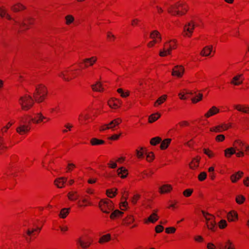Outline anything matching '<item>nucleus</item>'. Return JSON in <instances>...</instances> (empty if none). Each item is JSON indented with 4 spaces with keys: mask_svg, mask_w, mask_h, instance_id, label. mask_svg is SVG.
Returning <instances> with one entry per match:
<instances>
[{
    "mask_svg": "<svg viewBox=\"0 0 249 249\" xmlns=\"http://www.w3.org/2000/svg\"><path fill=\"white\" fill-rule=\"evenodd\" d=\"M188 10L189 7L186 2L178 1L170 5L167 8V12L174 16H181L186 14Z\"/></svg>",
    "mask_w": 249,
    "mask_h": 249,
    "instance_id": "nucleus-1",
    "label": "nucleus"
},
{
    "mask_svg": "<svg viewBox=\"0 0 249 249\" xmlns=\"http://www.w3.org/2000/svg\"><path fill=\"white\" fill-rule=\"evenodd\" d=\"M48 90L47 88L42 84L36 86L33 97L35 101L38 103H41L47 98Z\"/></svg>",
    "mask_w": 249,
    "mask_h": 249,
    "instance_id": "nucleus-2",
    "label": "nucleus"
},
{
    "mask_svg": "<svg viewBox=\"0 0 249 249\" xmlns=\"http://www.w3.org/2000/svg\"><path fill=\"white\" fill-rule=\"evenodd\" d=\"M199 25V21L196 19L190 20L184 26L182 36L184 37H191L195 28Z\"/></svg>",
    "mask_w": 249,
    "mask_h": 249,
    "instance_id": "nucleus-3",
    "label": "nucleus"
},
{
    "mask_svg": "<svg viewBox=\"0 0 249 249\" xmlns=\"http://www.w3.org/2000/svg\"><path fill=\"white\" fill-rule=\"evenodd\" d=\"M77 69L71 66L62 71L58 74V76L65 81H70L77 76Z\"/></svg>",
    "mask_w": 249,
    "mask_h": 249,
    "instance_id": "nucleus-4",
    "label": "nucleus"
},
{
    "mask_svg": "<svg viewBox=\"0 0 249 249\" xmlns=\"http://www.w3.org/2000/svg\"><path fill=\"white\" fill-rule=\"evenodd\" d=\"M93 239L88 235H82L76 240V245L82 249H87L93 244Z\"/></svg>",
    "mask_w": 249,
    "mask_h": 249,
    "instance_id": "nucleus-5",
    "label": "nucleus"
},
{
    "mask_svg": "<svg viewBox=\"0 0 249 249\" xmlns=\"http://www.w3.org/2000/svg\"><path fill=\"white\" fill-rule=\"evenodd\" d=\"M40 231L41 228H29L24 231L23 237L27 242H31L37 237Z\"/></svg>",
    "mask_w": 249,
    "mask_h": 249,
    "instance_id": "nucleus-6",
    "label": "nucleus"
},
{
    "mask_svg": "<svg viewBox=\"0 0 249 249\" xmlns=\"http://www.w3.org/2000/svg\"><path fill=\"white\" fill-rule=\"evenodd\" d=\"M201 213L205 219L208 229L212 231H215L217 227L214 216L203 210L201 211Z\"/></svg>",
    "mask_w": 249,
    "mask_h": 249,
    "instance_id": "nucleus-7",
    "label": "nucleus"
},
{
    "mask_svg": "<svg viewBox=\"0 0 249 249\" xmlns=\"http://www.w3.org/2000/svg\"><path fill=\"white\" fill-rule=\"evenodd\" d=\"M99 207L102 212L109 213L113 209L114 206L111 200L105 198L100 201Z\"/></svg>",
    "mask_w": 249,
    "mask_h": 249,
    "instance_id": "nucleus-8",
    "label": "nucleus"
},
{
    "mask_svg": "<svg viewBox=\"0 0 249 249\" xmlns=\"http://www.w3.org/2000/svg\"><path fill=\"white\" fill-rule=\"evenodd\" d=\"M19 104L22 110L27 111L32 107L34 105V101L30 96L25 95L20 98Z\"/></svg>",
    "mask_w": 249,
    "mask_h": 249,
    "instance_id": "nucleus-9",
    "label": "nucleus"
},
{
    "mask_svg": "<svg viewBox=\"0 0 249 249\" xmlns=\"http://www.w3.org/2000/svg\"><path fill=\"white\" fill-rule=\"evenodd\" d=\"M78 120L82 125L87 124L92 121V117L91 113L88 109H86L80 113L79 115Z\"/></svg>",
    "mask_w": 249,
    "mask_h": 249,
    "instance_id": "nucleus-10",
    "label": "nucleus"
},
{
    "mask_svg": "<svg viewBox=\"0 0 249 249\" xmlns=\"http://www.w3.org/2000/svg\"><path fill=\"white\" fill-rule=\"evenodd\" d=\"M32 123L36 124H40L41 123H46L50 121L51 119L43 116L41 113H38L32 117Z\"/></svg>",
    "mask_w": 249,
    "mask_h": 249,
    "instance_id": "nucleus-11",
    "label": "nucleus"
},
{
    "mask_svg": "<svg viewBox=\"0 0 249 249\" xmlns=\"http://www.w3.org/2000/svg\"><path fill=\"white\" fill-rule=\"evenodd\" d=\"M230 127L231 125L229 124H222L211 127L210 131L215 133H221L228 130Z\"/></svg>",
    "mask_w": 249,
    "mask_h": 249,
    "instance_id": "nucleus-12",
    "label": "nucleus"
},
{
    "mask_svg": "<svg viewBox=\"0 0 249 249\" xmlns=\"http://www.w3.org/2000/svg\"><path fill=\"white\" fill-rule=\"evenodd\" d=\"M34 22L35 20L33 18H28L24 19L22 22L21 23L20 30L21 31H24L29 29L31 26L34 24Z\"/></svg>",
    "mask_w": 249,
    "mask_h": 249,
    "instance_id": "nucleus-13",
    "label": "nucleus"
},
{
    "mask_svg": "<svg viewBox=\"0 0 249 249\" xmlns=\"http://www.w3.org/2000/svg\"><path fill=\"white\" fill-rule=\"evenodd\" d=\"M31 128L29 124H19V126L16 128V132L20 135H24L29 133Z\"/></svg>",
    "mask_w": 249,
    "mask_h": 249,
    "instance_id": "nucleus-14",
    "label": "nucleus"
},
{
    "mask_svg": "<svg viewBox=\"0 0 249 249\" xmlns=\"http://www.w3.org/2000/svg\"><path fill=\"white\" fill-rule=\"evenodd\" d=\"M77 207L79 208H84L88 206L92 205V202L88 198V196L86 195L83 197L81 200H79L77 202Z\"/></svg>",
    "mask_w": 249,
    "mask_h": 249,
    "instance_id": "nucleus-15",
    "label": "nucleus"
},
{
    "mask_svg": "<svg viewBox=\"0 0 249 249\" xmlns=\"http://www.w3.org/2000/svg\"><path fill=\"white\" fill-rule=\"evenodd\" d=\"M122 102L121 100L115 98H111L108 101V105L112 109H118L121 107Z\"/></svg>",
    "mask_w": 249,
    "mask_h": 249,
    "instance_id": "nucleus-16",
    "label": "nucleus"
},
{
    "mask_svg": "<svg viewBox=\"0 0 249 249\" xmlns=\"http://www.w3.org/2000/svg\"><path fill=\"white\" fill-rule=\"evenodd\" d=\"M184 72V68L182 66H175L172 70V74L174 76L177 77H181Z\"/></svg>",
    "mask_w": 249,
    "mask_h": 249,
    "instance_id": "nucleus-17",
    "label": "nucleus"
},
{
    "mask_svg": "<svg viewBox=\"0 0 249 249\" xmlns=\"http://www.w3.org/2000/svg\"><path fill=\"white\" fill-rule=\"evenodd\" d=\"M26 7L20 2H16L12 5L11 7V10L14 13H18L25 10Z\"/></svg>",
    "mask_w": 249,
    "mask_h": 249,
    "instance_id": "nucleus-18",
    "label": "nucleus"
},
{
    "mask_svg": "<svg viewBox=\"0 0 249 249\" xmlns=\"http://www.w3.org/2000/svg\"><path fill=\"white\" fill-rule=\"evenodd\" d=\"M214 53L212 46L209 45L205 47L201 52V55L203 56H213Z\"/></svg>",
    "mask_w": 249,
    "mask_h": 249,
    "instance_id": "nucleus-19",
    "label": "nucleus"
},
{
    "mask_svg": "<svg viewBox=\"0 0 249 249\" xmlns=\"http://www.w3.org/2000/svg\"><path fill=\"white\" fill-rule=\"evenodd\" d=\"M97 61V57L95 56L90 58H87L83 59V63L84 64L85 68L92 66Z\"/></svg>",
    "mask_w": 249,
    "mask_h": 249,
    "instance_id": "nucleus-20",
    "label": "nucleus"
},
{
    "mask_svg": "<svg viewBox=\"0 0 249 249\" xmlns=\"http://www.w3.org/2000/svg\"><path fill=\"white\" fill-rule=\"evenodd\" d=\"M173 190V186L169 184H164L159 188V192L160 194L170 193Z\"/></svg>",
    "mask_w": 249,
    "mask_h": 249,
    "instance_id": "nucleus-21",
    "label": "nucleus"
},
{
    "mask_svg": "<svg viewBox=\"0 0 249 249\" xmlns=\"http://www.w3.org/2000/svg\"><path fill=\"white\" fill-rule=\"evenodd\" d=\"M243 81L244 78L242 74H237L232 78L230 83L234 86H239L243 83Z\"/></svg>",
    "mask_w": 249,
    "mask_h": 249,
    "instance_id": "nucleus-22",
    "label": "nucleus"
},
{
    "mask_svg": "<svg viewBox=\"0 0 249 249\" xmlns=\"http://www.w3.org/2000/svg\"><path fill=\"white\" fill-rule=\"evenodd\" d=\"M18 123L20 124H29L31 126L32 123V116L29 115H24L18 118Z\"/></svg>",
    "mask_w": 249,
    "mask_h": 249,
    "instance_id": "nucleus-23",
    "label": "nucleus"
},
{
    "mask_svg": "<svg viewBox=\"0 0 249 249\" xmlns=\"http://www.w3.org/2000/svg\"><path fill=\"white\" fill-rule=\"evenodd\" d=\"M0 17L1 18H5L7 20H11L12 19L11 15L8 13V9L4 6H0Z\"/></svg>",
    "mask_w": 249,
    "mask_h": 249,
    "instance_id": "nucleus-24",
    "label": "nucleus"
},
{
    "mask_svg": "<svg viewBox=\"0 0 249 249\" xmlns=\"http://www.w3.org/2000/svg\"><path fill=\"white\" fill-rule=\"evenodd\" d=\"M220 111L219 109L215 106H213L204 114V117L205 118H209L213 116L218 114Z\"/></svg>",
    "mask_w": 249,
    "mask_h": 249,
    "instance_id": "nucleus-25",
    "label": "nucleus"
},
{
    "mask_svg": "<svg viewBox=\"0 0 249 249\" xmlns=\"http://www.w3.org/2000/svg\"><path fill=\"white\" fill-rule=\"evenodd\" d=\"M234 109L244 113H249V107L246 105L236 104L233 106Z\"/></svg>",
    "mask_w": 249,
    "mask_h": 249,
    "instance_id": "nucleus-26",
    "label": "nucleus"
},
{
    "mask_svg": "<svg viewBox=\"0 0 249 249\" xmlns=\"http://www.w3.org/2000/svg\"><path fill=\"white\" fill-rule=\"evenodd\" d=\"M150 38L153 40H156L159 42L161 41V36L159 31L157 30L153 31L150 34Z\"/></svg>",
    "mask_w": 249,
    "mask_h": 249,
    "instance_id": "nucleus-27",
    "label": "nucleus"
},
{
    "mask_svg": "<svg viewBox=\"0 0 249 249\" xmlns=\"http://www.w3.org/2000/svg\"><path fill=\"white\" fill-rule=\"evenodd\" d=\"M135 221V218L133 215H129L124 218L122 221V225L127 227Z\"/></svg>",
    "mask_w": 249,
    "mask_h": 249,
    "instance_id": "nucleus-28",
    "label": "nucleus"
},
{
    "mask_svg": "<svg viewBox=\"0 0 249 249\" xmlns=\"http://www.w3.org/2000/svg\"><path fill=\"white\" fill-rule=\"evenodd\" d=\"M157 210H154V212L148 217L147 219L145 220L144 223L145 224H147L148 222L154 223L156 222L159 218L157 214Z\"/></svg>",
    "mask_w": 249,
    "mask_h": 249,
    "instance_id": "nucleus-29",
    "label": "nucleus"
},
{
    "mask_svg": "<svg viewBox=\"0 0 249 249\" xmlns=\"http://www.w3.org/2000/svg\"><path fill=\"white\" fill-rule=\"evenodd\" d=\"M201 158L199 156L194 158L190 163L189 166L191 169L193 170L196 169L199 166Z\"/></svg>",
    "mask_w": 249,
    "mask_h": 249,
    "instance_id": "nucleus-30",
    "label": "nucleus"
},
{
    "mask_svg": "<svg viewBox=\"0 0 249 249\" xmlns=\"http://www.w3.org/2000/svg\"><path fill=\"white\" fill-rule=\"evenodd\" d=\"M164 45L166 49H169L171 52L172 50L176 49L177 47V41L175 39L171 40L166 42Z\"/></svg>",
    "mask_w": 249,
    "mask_h": 249,
    "instance_id": "nucleus-31",
    "label": "nucleus"
},
{
    "mask_svg": "<svg viewBox=\"0 0 249 249\" xmlns=\"http://www.w3.org/2000/svg\"><path fill=\"white\" fill-rule=\"evenodd\" d=\"M243 172L242 171H238L232 175L230 177L231 181L232 183L236 182L239 179H240L243 176Z\"/></svg>",
    "mask_w": 249,
    "mask_h": 249,
    "instance_id": "nucleus-32",
    "label": "nucleus"
},
{
    "mask_svg": "<svg viewBox=\"0 0 249 249\" xmlns=\"http://www.w3.org/2000/svg\"><path fill=\"white\" fill-rule=\"evenodd\" d=\"M67 181V178L61 177L56 178L54 180V184L59 188H62L64 186V184Z\"/></svg>",
    "mask_w": 249,
    "mask_h": 249,
    "instance_id": "nucleus-33",
    "label": "nucleus"
},
{
    "mask_svg": "<svg viewBox=\"0 0 249 249\" xmlns=\"http://www.w3.org/2000/svg\"><path fill=\"white\" fill-rule=\"evenodd\" d=\"M227 218L229 222H234L237 220L238 214L236 212L231 211L227 214Z\"/></svg>",
    "mask_w": 249,
    "mask_h": 249,
    "instance_id": "nucleus-34",
    "label": "nucleus"
},
{
    "mask_svg": "<svg viewBox=\"0 0 249 249\" xmlns=\"http://www.w3.org/2000/svg\"><path fill=\"white\" fill-rule=\"evenodd\" d=\"M146 151V148L144 147H141L136 150V155L139 159H142L143 158L144 154Z\"/></svg>",
    "mask_w": 249,
    "mask_h": 249,
    "instance_id": "nucleus-35",
    "label": "nucleus"
},
{
    "mask_svg": "<svg viewBox=\"0 0 249 249\" xmlns=\"http://www.w3.org/2000/svg\"><path fill=\"white\" fill-rule=\"evenodd\" d=\"M68 197L71 201H75L77 200L79 197V195L78 192L75 191H71L68 193Z\"/></svg>",
    "mask_w": 249,
    "mask_h": 249,
    "instance_id": "nucleus-36",
    "label": "nucleus"
},
{
    "mask_svg": "<svg viewBox=\"0 0 249 249\" xmlns=\"http://www.w3.org/2000/svg\"><path fill=\"white\" fill-rule=\"evenodd\" d=\"M118 175L121 178H124L126 177L128 175L127 170L124 167H122L117 169Z\"/></svg>",
    "mask_w": 249,
    "mask_h": 249,
    "instance_id": "nucleus-37",
    "label": "nucleus"
},
{
    "mask_svg": "<svg viewBox=\"0 0 249 249\" xmlns=\"http://www.w3.org/2000/svg\"><path fill=\"white\" fill-rule=\"evenodd\" d=\"M74 125L72 124L71 123H67L64 125L62 128L61 132L63 134H66L68 132L71 131Z\"/></svg>",
    "mask_w": 249,
    "mask_h": 249,
    "instance_id": "nucleus-38",
    "label": "nucleus"
},
{
    "mask_svg": "<svg viewBox=\"0 0 249 249\" xmlns=\"http://www.w3.org/2000/svg\"><path fill=\"white\" fill-rule=\"evenodd\" d=\"M124 212L119 210H116L113 212L110 215V218L112 220H114L116 218H120L123 216Z\"/></svg>",
    "mask_w": 249,
    "mask_h": 249,
    "instance_id": "nucleus-39",
    "label": "nucleus"
},
{
    "mask_svg": "<svg viewBox=\"0 0 249 249\" xmlns=\"http://www.w3.org/2000/svg\"><path fill=\"white\" fill-rule=\"evenodd\" d=\"M92 89L94 91L103 92L104 90V88L101 82H97L96 84L92 85Z\"/></svg>",
    "mask_w": 249,
    "mask_h": 249,
    "instance_id": "nucleus-40",
    "label": "nucleus"
},
{
    "mask_svg": "<svg viewBox=\"0 0 249 249\" xmlns=\"http://www.w3.org/2000/svg\"><path fill=\"white\" fill-rule=\"evenodd\" d=\"M244 143L239 140L235 141L233 143V147H232L236 151H239L242 149Z\"/></svg>",
    "mask_w": 249,
    "mask_h": 249,
    "instance_id": "nucleus-41",
    "label": "nucleus"
},
{
    "mask_svg": "<svg viewBox=\"0 0 249 249\" xmlns=\"http://www.w3.org/2000/svg\"><path fill=\"white\" fill-rule=\"evenodd\" d=\"M111 240V235L109 233H107L105 235H102L98 241V242L103 244L105 243L109 242Z\"/></svg>",
    "mask_w": 249,
    "mask_h": 249,
    "instance_id": "nucleus-42",
    "label": "nucleus"
},
{
    "mask_svg": "<svg viewBox=\"0 0 249 249\" xmlns=\"http://www.w3.org/2000/svg\"><path fill=\"white\" fill-rule=\"evenodd\" d=\"M90 143L92 145H99L104 144L105 141L103 140L98 139L96 138H93L90 140Z\"/></svg>",
    "mask_w": 249,
    "mask_h": 249,
    "instance_id": "nucleus-43",
    "label": "nucleus"
},
{
    "mask_svg": "<svg viewBox=\"0 0 249 249\" xmlns=\"http://www.w3.org/2000/svg\"><path fill=\"white\" fill-rule=\"evenodd\" d=\"M235 153H236V151L232 147L226 148L224 150V156L227 158H231Z\"/></svg>",
    "mask_w": 249,
    "mask_h": 249,
    "instance_id": "nucleus-44",
    "label": "nucleus"
},
{
    "mask_svg": "<svg viewBox=\"0 0 249 249\" xmlns=\"http://www.w3.org/2000/svg\"><path fill=\"white\" fill-rule=\"evenodd\" d=\"M122 122V120L121 118H116L109 123L110 128H111V129H113L116 126L119 125Z\"/></svg>",
    "mask_w": 249,
    "mask_h": 249,
    "instance_id": "nucleus-45",
    "label": "nucleus"
},
{
    "mask_svg": "<svg viewBox=\"0 0 249 249\" xmlns=\"http://www.w3.org/2000/svg\"><path fill=\"white\" fill-rule=\"evenodd\" d=\"M171 142V139L167 138L165 139L162 141H161L160 145V148L161 150H165L168 147L169 145Z\"/></svg>",
    "mask_w": 249,
    "mask_h": 249,
    "instance_id": "nucleus-46",
    "label": "nucleus"
},
{
    "mask_svg": "<svg viewBox=\"0 0 249 249\" xmlns=\"http://www.w3.org/2000/svg\"><path fill=\"white\" fill-rule=\"evenodd\" d=\"M70 208H63L61 210L59 216L61 218H65L69 214Z\"/></svg>",
    "mask_w": 249,
    "mask_h": 249,
    "instance_id": "nucleus-47",
    "label": "nucleus"
},
{
    "mask_svg": "<svg viewBox=\"0 0 249 249\" xmlns=\"http://www.w3.org/2000/svg\"><path fill=\"white\" fill-rule=\"evenodd\" d=\"M160 117V114L159 113L152 114L149 117L148 122L149 123H153L156 121Z\"/></svg>",
    "mask_w": 249,
    "mask_h": 249,
    "instance_id": "nucleus-48",
    "label": "nucleus"
},
{
    "mask_svg": "<svg viewBox=\"0 0 249 249\" xmlns=\"http://www.w3.org/2000/svg\"><path fill=\"white\" fill-rule=\"evenodd\" d=\"M117 189L113 188L110 189H107L106 191V194L107 196L110 198H113L117 194Z\"/></svg>",
    "mask_w": 249,
    "mask_h": 249,
    "instance_id": "nucleus-49",
    "label": "nucleus"
},
{
    "mask_svg": "<svg viewBox=\"0 0 249 249\" xmlns=\"http://www.w3.org/2000/svg\"><path fill=\"white\" fill-rule=\"evenodd\" d=\"M8 148L5 145L3 139L0 136V154L4 153Z\"/></svg>",
    "mask_w": 249,
    "mask_h": 249,
    "instance_id": "nucleus-50",
    "label": "nucleus"
},
{
    "mask_svg": "<svg viewBox=\"0 0 249 249\" xmlns=\"http://www.w3.org/2000/svg\"><path fill=\"white\" fill-rule=\"evenodd\" d=\"M166 95H163L159 97L154 104V106L157 107L163 103L167 99Z\"/></svg>",
    "mask_w": 249,
    "mask_h": 249,
    "instance_id": "nucleus-51",
    "label": "nucleus"
},
{
    "mask_svg": "<svg viewBox=\"0 0 249 249\" xmlns=\"http://www.w3.org/2000/svg\"><path fill=\"white\" fill-rule=\"evenodd\" d=\"M65 24L69 26L74 22V18L71 15H67L65 17Z\"/></svg>",
    "mask_w": 249,
    "mask_h": 249,
    "instance_id": "nucleus-52",
    "label": "nucleus"
},
{
    "mask_svg": "<svg viewBox=\"0 0 249 249\" xmlns=\"http://www.w3.org/2000/svg\"><path fill=\"white\" fill-rule=\"evenodd\" d=\"M117 92L120 94L123 98H126L129 96L130 92L128 90H124L123 89L119 88L117 90Z\"/></svg>",
    "mask_w": 249,
    "mask_h": 249,
    "instance_id": "nucleus-53",
    "label": "nucleus"
},
{
    "mask_svg": "<svg viewBox=\"0 0 249 249\" xmlns=\"http://www.w3.org/2000/svg\"><path fill=\"white\" fill-rule=\"evenodd\" d=\"M203 153L206 154L209 158L212 159L215 156V153L211 150L208 148H204L203 149Z\"/></svg>",
    "mask_w": 249,
    "mask_h": 249,
    "instance_id": "nucleus-54",
    "label": "nucleus"
},
{
    "mask_svg": "<svg viewBox=\"0 0 249 249\" xmlns=\"http://www.w3.org/2000/svg\"><path fill=\"white\" fill-rule=\"evenodd\" d=\"M15 121L14 120H11L10 121V122H9L6 125H5L4 126H3L1 129V133H6L8 129L13 124H14L15 123Z\"/></svg>",
    "mask_w": 249,
    "mask_h": 249,
    "instance_id": "nucleus-55",
    "label": "nucleus"
},
{
    "mask_svg": "<svg viewBox=\"0 0 249 249\" xmlns=\"http://www.w3.org/2000/svg\"><path fill=\"white\" fill-rule=\"evenodd\" d=\"M161 142V138L160 137H156L150 140V143L152 145H156Z\"/></svg>",
    "mask_w": 249,
    "mask_h": 249,
    "instance_id": "nucleus-56",
    "label": "nucleus"
},
{
    "mask_svg": "<svg viewBox=\"0 0 249 249\" xmlns=\"http://www.w3.org/2000/svg\"><path fill=\"white\" fill-rule=\"evenodd\" d=\"M246 200V198L243 195H238L236 196L235 201L239 205H241L244 203Z\"/></svg>",
    "mask_w": 249,
    "mask_h": 249,
    "instance_id": "nucleus-57",
    "label": "nucleus"
},
{
    "mask_svg": "<svg viewBox=\"0 0 249 249\" xmlns=\"http://www.w3.org/2000/svg\"><path fill=\"white\" fill-rule=\"evenodd\" d=\"M146 154V160L149 162H152L155 159V155L153 152H149Z\"/></svg>",
    "mask_w": 249,
    "mask_h": 249,
    "instance_id": "nucleus-58",
    "label": "nucleus"
},
{
    "mask_svg": "<svg viewBox=\"0 0 249 249\" xmlns=\"http://www.w3.org/2000/svg\"><path fill=\"white\" fill-rule=\"evenodd\" d=\"M225 249H235L234 244L230 240L226 242L224 246Z\"/></svg>",
    "mask_w": 249,
    "mask_h": 249,
    "instance_id": "nucleus-59",
    "label": "nucleus"
},
{
    "mask_svg": "<svg viewBox=\"0 0 249 249\" xmlns=\"http://www.w3.org/2000/svg\"><path fill=\"white\" fill-rule=\"evenodd\" d=\"M202 93H199L195 97L192 99V102L194 104L197 103L202 99Z\"/></svg>",
    "mask_w": 249,
    "mask_h": 249,
    "instance_id": "nucleus-60",
    "label": "nucleus"
},
{
    "mask_svg": "<svg viewBox=\"0 0 249 249\" xmlns=\"http://www.w3.org/2000/svg\"><path fill=\"white\" fill-rule=\"evenodd\" d=\"M171 51L169 49H166L164 45L163 49L162 51H160V55L161 57L166 56L170 53Z\"/></svg>",
    "mask_w": 249,
    "mask_h": 249,
    "instance_id": "nucleus-61",
    "label": "nucleus"
},
{
    "mask_svg": "<svg viewBox=\"0 0 249 249\" xmlns=\"http://www.w3.org/2000/svg\"><path fill=\"white\" fill-rule=\"evenodd\" d=\"M193 193V189H187L183 192L182 194L185 197H188L192 195Z\"/></svg>",
    "mask_w": 249,
    "mask_h": 249,
    "instance_id": "nucleus-62",
    "label": "nucleus"
},
{
    "mask_svg": "<svg viewBox=\"0 0 249 249\" xmlns=\"http://www.w3.org/2000/svg\"><path fill=\"white\" fill-rule=\"evenodd\" d=\"M207 176L205 172H202L198 175V179L200 181H203L206 178Z\"/></svg>",
    "mask_w": 249,
    "mask_h": 249,
    "instance_id": "nucleus-63",
    "label": "nucleus"
},
{
    "mask_svg": "<svg viewBox=\"0 0 249 249\" xmlns=\"http://www.w3.org/2000/svg\"><path fill=\"white\" fill-rule=\"evenodd\" d=\"M188 93L185 92L184 91H183L180 92L178 95L180 99L186 100L188 98V96H187Z\"/></svg>",
    "mask_w": 249,
    "mask_h": 249,
    "instance_id": "nucleus-64",
    "label": "nucleus"
}]
</instances>
